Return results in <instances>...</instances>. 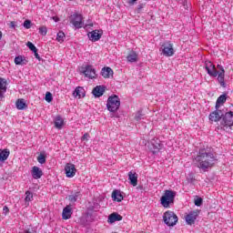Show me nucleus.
I'll return each instance as SVG.
<instances>
[{
	"label": "nucleus",
	"instance_id": "48",
	"mask_svg": "<svg viewBox=\"0 0 233 233\" xmlns=\"http://www.w3.org/2000/svg\"><path fill=\"white\" fill-rule=\"evenodd\" d=\"M3 37V32L0 31V39Z\"/></svg>",
	"mask_w": 233,
	"mask_h": 233
},
{
	"label": "nucleus",
	"instance_id": "47",
	"mask_svg": "<svg viewBox=\"0 0 233 233\" xmlns=\"http://www.w3.org/2000/svg\"><path fill=\"white\" fill-rule=\"evenodd\" d=\"M136 1H137V0H130L129 3H130L131 5H134V3H136Z\"/></svg>",
	"mask_w": 233,
	"mask_h": 233
},
{
	"label": "nucleus",
	"instance_id": "12",
	"mask_svg": "<svg viewBox=\"0 0 233 233\" xmlns=\"http://www.w3.org/2000/svg\"><path fill=\"white\" fill-rule=\"evenodd\" d=\"M198 216H199V211L189 212V214L186 216V222L187 225H194V223H196V219H198Z\"/></svg>",
	"mask_w": 233,
	"mask_h": 233
},
{
	"label": "nucleus",
	"instance_id": "10",
	"mask_svg": "<svg viewBox=\"0 0 233 233\" xmlns=\"http://www.w3.org/2000/svg\"><path fill=\"white\" fill-rule=\"evenodd\" d=\"M218 71V81L223 88H227V84L225 83V68L222 67V66L218 65L217 66Z\"/></svg>",
	"mask_w": 233,
	"mask_h": 233
},
{
	"label": "nucleus",
	"instance_id": "39",
	"mask_svg": "<svg viewBox=\"0 0 233 233\" xmlns=\"http://www.w3.org/2000/svg\"><path fill=\"white\" fill-rule=\"evenodd\" d=\"M145 8V5L144 4H139L137 7V14H141V12H143V9Z\"/></svg>",
	"mask_w": 233,
	"mask_h": 233
},
{
	"label": "nucleus",
	"instance_id": "16",
	"mask_svg": "<svg viewBox=\"0 0 233 233\" xmlns=\"http://www.w3.org/2000/svg\"><path fill=\"white\" fill-rule=\"evenodd\" d=\"M92 94L95 96V97H101L105 94V86H96L93 91Z\"/></svg>",
	"mask_w": 233,
	"mask_h": 233
},
{
	"label": "nucleus",
	"instance_id": "30",
	"mask_svg": "<svg viewBox=\"0 0 233 233\" xmlns=\"http://www.w3.org/2000/svg\"><path fill=\"white\" fill-rule=\"evenodd\" d=\"M65 33L63 31H60L56 35V41H58V43H63L65 41Z\"/></svg>",
	"mask_w": 233,
	"mask_h": 233
},
{
	"label": "nucleus",
	"instance_id": "5",
	"mask_svg": "<svg viewBox=\"0 0 233 233\" xmlns=\"http://www.w3.org/2000/svg\"><path fill=\"white\" fill-rule=\"evenodd\" d=\"M163 220L167 227H174L177 223L178 218L174 211H166L163 215Z\"/></svg>",
	"mask_w": 233,
	"mask_h": 233
},
{
	"label": "nucleus",
	"instance_id": "41",
	"mask_svg": "<svg viewBox=\"0 0 233 233\" xmlns=\"http://www.w3.org/2000/svg\"><path fill=\"white\" fill-rule=\"evenodd\" d=\"M24 27L25 28H31L32 27V22L30 21V20H25V22H24Z\"/></svg>",
	"mask_w": 233,
	"mask_h": 233
},
{
	"label": "nucleus",
	"instance_id": "8",
	"mask_svg": "<svg viewBox=\"0 0 233 233\" xmlns=\"http://www.w3.org/2000/svg\"><path fill=\"white\" fill-rule=\"evenodd\" d=\"M70 24L75 26V28H83V15L80 14H74L70 16Z\"/></svg>",
	"mask_w": 233,
	"mask_h": 233
},
{
	"label": "nucleus",
	"instance_id": "34",
	"mask_svg": "<svg viewBox=\"0 0 233 233\" xmlns=\"http://www.w3.org/2000/svg\"><path fill=\"white\" fill-rule=\"evenodd\" d=\"M1 90H4V92H6V82L3 78H0V91Z\"/></svg>",
	"mask_w": 233,
	"mask_h": 233
},
{
	"label": "nucleus",
	"instance_id": "44",
	"mask_svg": "<svg viewBox=\"0 0 233 233\" xmlns=\"http://www.w3.org/2000/svg\"><path fill=\"white\" fill-rule=\"evenodd\" d=\"M3 212H4V214H8V212H10V209H8V207L5 206L3 208Z\"/></svg>",
	"mask_w": 233,
	"mask_h": 233
},
{
	"label": "nucleus",
	"instance_id": "28",
	"mask_svg": "<svg viewBox=\"0 0 233 233\" xmlns=\"http://www.w3.org/2000/svg\"><path fill=\"white\" fill-rule=\"evenodd\" d=\"M227 102V94L221 95L218 99L216 103V108H219L221 105Z\"/></svg>",
	"mask_w": 233,
	"mask_h": 233
},
{
	"label": "nucleus",
	"instance_id": "21",
	"mask_svg": "<svg viewBox=\"0 0 233 233\" xmlns=\"http://www.w3.org/2000/svg\"><path fill=\"white\" fill-rule=\"evenodd\" d=\"M123 217L117 213H112L108 217V223H116V221H121Z\"/></svg>",
	"mask_w": 233,
	"mask_h": 233
},
{
	"label": "nucleus",
	"instance_id": "42",
	"mask_svg": "<svg viewBox=\"0 0 233 233\" xmlns=\"http://www.w3.org/2000/svg\"><path fill=\"white\" fill-rule=\"evenodd\" d=\"M88 139H90V135L88 133L84 134L81 138L82 141H88Z\"/></svg>",
	"mask_w": 233,
	"mask_h": 233
},
{
	"label": "nucleus",
	"instance_id": "13",
	"mask_svg": "<svg viewBox=\"0 0 233 233\" xmlns=\"http://www.w3.org/2000/svg\"><path fill=\"white\" fill-rule=\"evenodd\" d=\"M65 170L66 177H74V176H76V172L77 171L74 164H66Z\"/></svg>",
	"mask_w": 233,
	"mask_h": 233
},
{
	"label": "nucleus",
	"instance_id": "6",
	"mask_svg": "<svg viewBox=\"0 0 233 233\" xmlns=\"http://www.w3.org/2000/svg\"><path fill=\"white\" fill-rule=\"evenodd\" d=\"M82 74H84L86 77H88V79H96L97 77L96 68L91 65L82 66Z\"/></svg>",
	"mask_w": 233,
	"mask_h": 233
},
{
	"label": "nucleus",
	"instance_id": "25",
	"mask_svg": "<svg viewBox=\"0 0 233 233\" xmlns=\"http://www.w3.org/2000/svg\"><path fill=\"white\" fill-rule=\"evenodd\" d=\"M127 59L128 63H137V53H136V51H131L127 55Z\"/></svg>",
	"mask_w": 233,
	"mask_h": 233
},
{
	"label": "nucleus",
	"instance_id": "38",
	"mask_svg": "<svg viewBox=\"0 0 233 233\" xmlns=\"http://www.w3.org/2000/svg\"><path fill=\"white\" fill-rule=\"evenodd\" d=\"M26 46L31 50L32 52H35L37 50V47L32 44V42H27Z\"/></svg>",
	"mask_w": 233,
	"mask_h": 233
},
{
	"label": "nucleus",
	"instance_id": "49",
	"mask_svg": "<svg viewBox=\"0 0 233 233\" xmlns=\"http://www.w3.org/2000/svg\"><path fill=\"white\" fill-rule=\"evenodd\" d=\"M0 97H3V92L0 91Z\"/></svg>",
	"mask_w": 233,
	"mask_h": 233
},
{
	"label": "nucleus",
	"instance_id": "1",
	"mask_svg": "<svg viewBox=\"0 0 233 233\" xmlns=\"http://www.w3.org/2000/svg\"><path fill=\"white\" fill-rule=\"evenodd\" d=\"M194 162L197 164L198 168L207 170V168L214 167L216 157H214V154L212 153H208L206 149H200L198 151V156L195 157Z\"/></svg>",
	"mask_w": 233,
	"mask_h": 233
},
{
	"label": "nucleus",
	"instance_id": "37",
	"mask_svg": "<svg viewBox=\"0 0 233 233\" xmlns=\"http://www.w3.org/2000/svg\"><path fill=\"white\" fill-rule=\"evenodd\" d=\"M53 99H54V97L52 96V93L46 92V101L47 103H52Z\"/></svg>",
	"mask_w": 233,
	"mask_h": 233
},
{
	"label": "nucleus",
	"instance_id": "15",
	"mask_svg": "<svg viewBox=\"0 0 233 233\" xmlns=\"http://www.w3.org/2000/svg\"><path fill=\"white\" fill-rule=\"evenodd\" d=\"M90 41H93L94 43H96V41H99V39H101V33H99V30H94L92 32H89L87 34Z\"/></svg>",
	"mask_w": 233,
	"mask_h": 233
},
{
	"label": "nucleus",
	"instance_id": "9",
	"mask_svg": "<svg viewBox=\"0 0 233 233\" xmlns=\"http://www.w3.org/2000/svg\"><path fill=\"white\" fill-rule=\"evenodd\" d=\"M205 68L211 77H218V69H216V66L212 64V62L207 60L205 62Z\"/></svg>",
	"mask_w": 233,
	"mask_h": 233
},
{
	"label": "nucleus",
	"instance_id": "33",
	"mask_svg": "<svg viewBox=\"0 0 233 233\" xmlns=\"http://www.w3.org/2000/svg\"><path fill=\"white\" fill-rule=\"evenodd\" d=\"M77 198H79V192L69 195L68 199L71 201V203H76V201H77Z\"/></svg>",
	"mask_w": 233,
	"mask_h": 233
},
{
	"label": "nucleus",
	"instance_id": "17",
	"mask_svg": "<svg viewBox=\"0 0 233 233\" xmlns=\"http://www.w3.org/2000/svg\"><path fill=\"white\" fill-rule=\"evenodd\" d=\"M72 207L66 206L64 208L63 212H62V219H70L72 218Z\"/></svg>",
	"mask_w": 233,
	"mask_h": 233
},
{
	"label": "nucleus",
	"instance_id": "26",
	"mask_svg": "<svg viewBox=\"0 0 233 233\" xmlns=\"http://www.w3.org/2000/svg\"><path fill=\"white\" fill-rule=\"evenodd\" d=\"M28 63V61L26 60V58L23 56H18L15 57V65H26Z\"/></svg>",
	"mask_w": 233,
	"mask_h": 233
},
{
	"label": "nucleus",
	"instance_id": "29",
	"mask_svg": "<svg viewBox=\"0 0 233 233\" xmlns=\"http://www.w3.org/2000/svg\"><path fill=\"white\" fill-rule=\"evenodd\" d=\"M10 156V151L6 149H0V161H6Z\"/></svg>",
	"mask_w": 233,
	"mask_h": 233
},
{
	"label": "nucleus",
	"instance_id": "14",
	"mask_svg": "<svg viewBox=\"0 0 233 233\" xmlns=\"http://www.w3.org/2000/svg\"><path fill=\"white\" fill-rule=\"evenodd\" d=\"M31 174L34 179H41L43 177V170L37 166L32 167Z\"/></svg>",
	"mask_w": 233,
	"mask_h": 233
},
{
	"label": "nucleus",
	"instance_id": "4",
	"mask_svg": "<svg viewBox=\"0 0 233 233\" xmlns=\"http://www.w3.org/2000/svg\"><path fill=\"white\" fill-rule=\"evenodd\" d=\"M222 130H230L233 127V112L229 111L224 114L220 123Z\"/></svg>",
	"mask_w": 233,
	"mask_h": 233
},
{
	"label": "nucleus",
	"instance_id": "23",
	"mask_svg": "<svg viewBox=\"0 0 233 233\" xmlns=\"http://www.w3.org/2000/svg\"><path fill=\"white\" fill-rule=\"evenodd\" d=\"M112 198L114 199V201L121 203V201H123V195H121V191L114 190L112 193Z\"/></svg>",
	"mask_w": 233,
	"mask_h": 233
},
{
	"label": "nucleus",
	"instance_id": "2",
	"mask_svg": "<svg viewBox=\"0 0 233 233\" xmlns=\"http://www.w3.org/2000/svg\"><path fill=\"white\" fill-rule=\"evenodd\" d=\"M174 199H176V191L166 190L160 198V202L164 208H168L170 205L174 204Z\"/></svg>",
	"mask_w": 233,
	"mask_h": 233
},
{
	"label": "nucleus",
	"instance_id": "24",
	"mask_svg": "<svg viewBox=\"0 0 233 233\" xmlns=\"http://www.w3.org/2000/svg\"><path fill=\"white\" fill-rule=\"evenodd\" d=\"M63 125H65V120H63V117H61V116H57L55 118L56 128H58L59 130H61V128H63Z\"/></svg>",
	"mask_w": 233,
	"mask_h": 233
},
{
	"label": "nucleus",
	"instance_id": "11",
	"mask_svg": "<svg viewBox=\"0 0 233 233\" xmlns=\"http://www.w3.org/2000/svg\"><path fill=\"white\" fill-rule=\"evenodd\" d=\"M223 116H225V111L220 110L219 107H216V110L210 113L209 120L218 123L221 117L223 118Z\"/></svg>",
	"mask_w": 233,
	"mask_h": 233
},
{
	"label": "nucleus",
	"instance_id": "46",
	"mask_svg": "<svg viewBox=\"0 0 233 233\" xmlns=\"http://www.w3.org/2000/svg\"><path fill=\"white\" fill-rule=\"evenodd\" d=\"M90 26H93V24H87V25H85V28H88V27H90Z\"/></svg>",
	"mask_w": 233,
	"mask_h": 233
},
{
	"label": "nucleus",
	"instance_id": "43",
	"mask_svg": "<svg viewBox=\"0 0 233 233\" xmlns=\"http://www.w3.org/2000/svg\"><path fill=\"white\" fill-rule=\"evenodd\" d=\"M34 54H35V57L38 59V61H41V56H39V54L37 53V49L35 50V52H34Z\"/></svg>",
	"mask_w": 233,
	"mask_h": 233
},
{
	"label": "nucleus",
	"instance_id": "40",
	"mask_svg": "<svg viewBox=\"0 0 233 233\" xmlns=\"http://www.w3.org/2000/svg\"><path fill=\"white\" fill-rule=\"evenodd\" d=\"M195 205L196 207H201V205H203V198H198L195 199Z\"/></svg>",
	"mask_w": 233,
	"mask_h": 233
},
{
	"label": "nucleus",
	"instance_id": "45",
	"mask_svg": "<svg viewBox=\"0 0 233 233\" xmlns=\"http://www.w3.org/2000/svg\"><path fill=\"white\" fill-rule=\"evenodd\" d=\"M24 233H37V232H35V231L34 230V228H31V229H26V230H25Z\"/></svg>",
	"mask_w": 233,
	"mask_h": 233
},
{
	"label": "nucleus",
	"instance_id": "19",
	"mask_svg": "<svg viewBox=\"0 0 233 233\" xmlns=\"http://www.w3.org/2000/svg\"><path fill=\"white\" fill-rule=\"evenodd\" d=\"M101 76L102 77H105V79H108L111 76H114V71L110 67H103L101 70Z\"/></svg>",
	"mask_w": 233,
	"mask_h": 233
},
{
	"label": "nucleus",
	"instance_id": "27",
	"mask_svg": "<svg viewBox=\"0 0 233 233\" xmlns=\"http://www.w3.org/2000/svg\"><path fill=\"white\" fill-rule=\"evenodd\" d=\"M27 105H26V102L25 101V99L23 98H19L17 101H16V108L18 110H25V108H27Z\"/></svg>",
	"mask_w": 233,
	"mask_h": 233
},
{
	"label": "nucleus",
	"instance_id": "35",
	"mask_svg": "<svg viewBox=\"0 0 233 233\" xmlns=\"http://www.w3.org/2000/svg\"><path fill=\"white\" fill-rule=\"evenodd\" d=\"M48 32V29H46V26L43 25L39 27V34H41V35H46Z\"/></svg>",
	"mask_w": 233,
	"mask_h": 233
},
{
	"label": "nucleus",
	"instance_id": "22",
	"mask_svg": "<svg viewBox=\"0 0 233 233\" xmlns=\"http://www.w3.org/2000/svg\"><path fill=\"white\" fill-rule=\"evenodd\" d=\"M151 145L153 146V149H151L153 154H157L161 150V143L157 139L152 140Z\"/></svg>",
	"mask_w": 233,
	"mask_h": 233
},
{
	"label": "nucleus",
	"instance_id": "3",
	"mask_svg": "<svg viewBox=\"0 0 233 233\" xmlns=\"http://www.w3.org/2000/svg\"><path fill=\"white\" fill-rule=\"evenodd\" d=\"M121 106V100L117 96H111L107 99L106 108L109 112H117Z\"/></svg>",
	"mask_w": 233,
	"mask_h": 233
},
{
	"label": "nucleus",
	"instance_id": "7",
	"mask_svg": "<svg viewBox=\"0 0 233 233\" xmlns=\"http://www.w3.org/2000/svg\"><path fill=\"white\" fill-rule=\"evenodd\" d=\"M161 50H162L163 56H165L166 57H172V56H174L176 52L174 50V45H172V43L170 42H165L161 46Z\"/></svg>",
	"mask_w": 233,
	"mask_h": 233
},
{
	"label": "nucleus",
	"instance_id": "20",
	"mask_svg": "<svg viewBox=\"0 0 233 233\" xmlns=\"http://www.w3.org/2000/svg\"><path fill=\"white\" fill-rule=\"evenodd\" d=\"M74 97H78V99H81V97H85V88L82 86H78L75 89L73 93Z\"/></svg>",
	"mask_w": 233,
	"mask_h": 233
},
{
	"label": "nucleus",
	"instance_id": "18",
	"mask_svg": "<svg viewBox=\"0 0 233 233\" xmlns=\"http://www.w3.org/2000/svg\"><path fill=\"white\" fill-rule=\"evenodd\" d=\"M128 179L130 181V185L133 187H137V173L135 171L128 172Z\"/></svg>",
	"mask_w": 233,
	"mask_h": 233
},
{
	"label": "nucleus",
	"instance_id": "31",
	"mask_svg": "<svg viewBox=\"0 0 233 233\" xmlns=\"http://www.w3.org/2000/svg\"><path fill=\"white\" fill-rule=\"evenodd\" d=\"M37 161H38V163H40V165H45V163H46V156H45V154L41 153L37 157Z\"/></svg>",
	"mask_w": 233,
	"mask_h": 233
},
{
	"label": "nucleus",
	"instance_id": "50",
	"mask_svg": "<svg viewBox=\"0 0 233 233\" xmlns=\"http://www.w3.org/2000/svg\"><path fill=\"white\" fill-rule=\"evenodd\" d=\"M12 26H14V22L11 23Z\"/></svg>",
	"mask_w": 233,
	"mask_h": 233
},
{
	"label": "nucleus",
	"instance_id": "36",
	"mask_svg": "<svg viewBox=\"0 0 233 233\" xmlns=\"http://www.w3.org/2000/svg\"><path fill=\"white\" fill-rule=\"evenodd\" d=\"M144 116L145 115H143V113L141 111H137L135 116L136 121H141V119H143Z\"/></svg>",
	"mask_w": 233,
	"mask_h": 233
},
{
	"label": "nucleus",
	"instance_id": "32",
	"mask_svg": "<svg viewBox=\"0 0 233 233\" xmlns=\"http://www.w3.org/2000/svg\"><path fill=\"white\" fill-rule=\"evenodd\" d=\"M33 199H34V194H32V192L30 191H26L25 198V203H30V201H32Z\"/></svg>",
	"mask_w": 233,
	"mask_h": 233
}]
</instances>
